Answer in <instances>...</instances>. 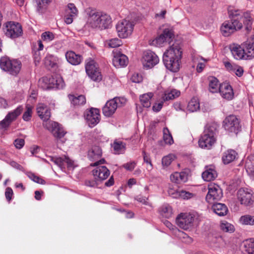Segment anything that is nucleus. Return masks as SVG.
Masks as SVG:
<instances>
[{
  "label": "nucleus",
  "mask_w": 254,
  "mask_h": 254,
  "mask_svg": "<svg viewBox=\"0 0 254 254\" xmlns=\"http://www.w3.org/2000/svg\"><path fill=\"white\" fill-rule=\"evenodd\" d=\"M228 11L230 20L224 22L220 27L221 33L224 36L228 37L241 29L243 27L242 21L247 31L251 30L253 18L249 12L232 6H230Z\"/></svg>",
  "instance_id": "f257e3e1"
},
{
  "label": "nucleus",
  "mask_w": 254,
  "mask_h": 254,
  "mask_svg": "<svg viewBox=\"0 0 254 254\" xmlns=\"http://www.w3.org/2000/svg\"><path fill=\"white\" fill-rule=\"evenodd\" d=\"M182 58L180 46L175 43L166 50L163 55V61L166 67L172 72H177L180 68Z\"/></svg>",
  "instance_id": "f03ea898"
},
{
  "label": "nucleus",
  "mask_w": 254,
  "mask_h": 254,
  "mask_svg": "<svg viewBox=\"0 0 254 254\" xmlns=\"http://www.w3.org/2000/svg\"><path fill=\"white\" fill-rule=\"evenodd\" d=\"M87 12L86 24L93 29L103 30L108 28L111 24L110 16L96 9H88Z\"/></svg>",
  "instance_id": "7ed1b4c3"
},
{
  "label": "nucleus",
  "mask_w": 254,
  "mask_h": 254,
  "mask_svg": "<svg viewBox=\"0 0 254 254\" xmlns=\"http://www.w3.org/2000/svg\"><path fill=\"white\" fill-rule=\"evenodd\" d=\"M218 125L214 123L206 126L203 135L198 141L199 146L204 149H209L214 144L216 140Z\"/></svg>",
  "instance_id": "20e7f679"
},
{
  "label": "nucleus",
  "mask_w": 254,
  "mask_h": 254,
  "mask_svg": "<svg viewBox=\"0 0 254 254\" xmlns=\"http://www.w3.org/2000/svg\"><path fill=\"white\" fill-rule=\"evenodd\" d=\"M1 69L12 75H16L21 68V63L17 60H10L7 57H2L0 60Z\"/></svg>",
  "instance_id": "39448f33"
},
{
  "label": "nucleus",
  "mask_w": 254,
  "mask_h": 254,
  "mask_svg": "<svg viewBox=\"0 0 254 254\" xmlns=\"http://www.w3.org/2000/svg\"><path fill=\"white\" fill-rule=\"evenodd\" d=\"M126 102V99L124 97H115L109 100L102 109L103 115L107 117L112 116L117 109L124 106Z\"/></svg>",
  "instance_id": "423d86ee"
},
{
  "label": "nucleus",
  "mask_w": 254,
  "mask_h": 254,
  "mask_svg": "<svg viewBox=\"0 0 254 254\" xmlns=\"http://www.w3.org/2000/svg\"><path fill=\"white\" fill-rule=\"evenodd\" d=\"M39 86L43 89H48L52 88L62 89L64 86V83L60 76L56 77H44L39 79Z\"/></svg>",
  "instance_id": "0eeeda50"
},
{
  "label": "nucleus",
  "mask_w": 254,
  "mask_h": 254,
  "mask_svg": "<svg viewBox=\"0 0 254 254\" xmlns=\"http://www.w3.org/2000/svg\"><path fill=\"white\" fill-rule=\"evenodd\" d=\"M134 24L133 22L127 20H121L117 24L116 30L118 36L121 38H126L133 31Z\"/></svg>",
  "instance_id": "6e6552de"
},
{
  "label": "nucleus",
  "mask_w": 254,
  "mask_h": 254,
  "mask_svg": "<svg viewBox=\"0 0 254 254\" xmlns=\"http://www.w3.org/2000/svg\"><path fill=\"white\" fill-rule=\"evenodd\" d=\"M105 160L101 159L94 163L91 164L92 166H97L93 171L92 174L94 178L97 181H103L106 179L110 175V171L108 168L104 166H99L100 164L104 163Z\"/></svg>",
  "instance_id": "1a4fd4ad"
},
{
  "label": "nucleus",
  "mask_w": 254,
  "mask_h": 254,
  "mask_svg": "<svg viewBox=\"0 0 254 254\" xmlns=\"http://www.w3.org/2000/svg\"><path fill=\"white\" fill-rule=\"evenodd\" d=\"M194 216L190 213H182L178 215L176 222L181 228L187 230L192 228Z\"/></svg>",
  "instance_id": "9d476101"
},
{
  "label": "nucleus",
  "mask_w": 254,
  "mask_h": 254,
  "mask_svg": "<svg viewBox=\"0 0 254 254\" xmlns=\"http://www.w3.org/2000/svg\"><path fill=\"white\" fill-rule=\"evenodd\" d=\"M85 70L89 77L93 81H100L102 79L98 64L92 59H88L86 61Z\"/></svg>",
  "instance_id": "9b49d317"
},
{
  "label": "nucleus",
  "mask_w": 254,
  "mask_h": 254,
  "mask_svg": "<svg viewBox=\"0 0 254 254\" xmlns=\"http://www.w3.org/2000/svg\"><path fill=\"white\" fill-rule=\"evenodd\" d=\"M173 36V32L171 28H165L163 30L162 34L152 41L151 44L156 47H163L167 43H171Z\"/></svg>",
  "instance_id": "f8f14e48"
},
{
  "label": "nucleus",
  "mask_w": 254,
  "mask_h": 254,
  "mask_svg": "<svg viewBox=\"0 0 254 254\" xmlns=\"http://www.w3.org/2000/svg\"><path fill=\"white\" fill-rule=\"evenodd\" d=\"M3 29L5 35L11 38H15L20 36L22 32L21 25L18 23L12 21L6 23Z\"/></svg>",
  "instance_id": "ddd939ff"
},
{
  "label": "nucleus",
  "mask_w": 254,
  "mask_h": 254,
  "mask_svg": "<svg viewBox=\"0 0 254 254\" xmlns=\"http://www.w3.org/2000/svg\"><path fill=\"white\" fill-rule=\"evenodd\" d=\"M222 196V190L218 185L215 184L208 185V191L205 197L207 202L213 203L215 201L220 200Z\"/></svg>",
  "instance_id": "4468645a"
},
{
  "label": "nucleus",
  "mask_w": 254,
  "mask_h": 254,
  "mask_svg": "<svg viewBox=\"0 0 254 254\" xmlns=\"http://www.w3.org/2000/svg\"><path fill=\"white\" fill-rule=\"evenodd\" d=\"M23 111L22 106L17 107L15 110L9 112L4 119L0 122V129H6L11 123L15 121Z\"/></svg>",
  "instance_id": "2eb2a0df"
},
{
  "label": "nucleus",
  "mask_w": 254,
  "mask_h": 254,
  "mask_svg": "<svg viewBox=\"0 0 254 254\" xmlns=\"http://www.w3.org/2000/svg\"><path fill=\"white\" fill-rule=\"evenodd\" d=\"M45 127L51 131L54 136L58 139L61 140L64 143V140L62 138L66 133L63 127L58 123L49 121L44 125Z\"/></svg>",
  "instance_id": "dca6fc26"
},
{
  "label": "nucleus",
  "mask_w": 254,
  "mask_h": 254,
  "mask_svg": "<svg viewBox=\"0 0 254 254\" xmlns=\"http://www.w3.org/2000/svg\"><path fill=\"white\" fill-rule=\"evenodd\" d=\"M225 129L230 132L237 133L240 128L239 119L234 115L227 117L223 122Z\"/></svg>",
  "instance_id": "f3484780"
},
{
  "label": "nucleus",
  "mask_w": 254,
  "mask_h": 254,
  "mask_svg": "<svg viewBox=\"0 0 254 254\" xmlns=\"http://www.w3.org/2000/svg\"><path fill=\"white\" fill-rule=\"evenodd\" d=\"M141 61L144 67L151 68L159 63V59L152 51H146L143 53Z\"/></svg>",
  "instance_id": "a211bd4d"
},
{
  "label": "nucleus",
  "mask_w": 254,
  "mask_h": 254,
  "mask_svg": "<svg viewBox=\"0 0 254 254\" xmlns=\"http://www.w3.org/2000/svg\"><path fill=\"white\" fill-rule=\"evenodd\" d=\"M50 159L62 170L64 169L65 167L68 170H73L75 166L74 162L65 156L59 157L50 156Z\"/></svg>",
  "instance_id": "6ab92c4d"
},
{
  "label": "nucleus",
  "mask_w": 254,
  "mask_h": 254,
  "mask_svg": "<svg viewBox=\"0 0 254 254\" xmlns=\"http://www.w3.org/2000/svg\"><path fill=\"white\" fill-rule=\"evenodd\" d=\"M84 117L88 126L93 127L100 121V111L98 109L92 108L85 112Z\"/></svg>",
  "instance_id": "aec40b11"
},
{
  "label": "nucleus",
  "mask_w": 254,
  "mask_h": 254,
  "mask_svg": "<svg viewBox=\"0 0 254 254\" xmlns=\"http://www.w3.org/2000/svg\"><path fill=\"white\" fill-rule=\"evenodd\" d=\"M252 190L248 189L241 188L237 192L238 199L242 204L246 206L251 205L252 203Z\"/></svg>",
  "instance_id": "412c9836"
},
{
  "label": "nucleus",
  "mask_w": 254,
  "mask_h": 254,
  "mask_svg": "<svg viewBox=\"0 0 254 254\" xmlns=\"http://www.w3.org/2000/svg\"><path fill=\"white\" fill-rule=\"evenodd\" d=\"M113 64L117 67L125 66L127 64L128 58L124 54L117 50L113 52Z\"/></svg>",
  "instance_id": "4be33fe9"
},
{
  "label": "nucleus",
  "mask_w": 254,
  "mask_h": 254,
  "mask_svg": "<svg viewBox=\"0 0 254 254\" xmlns=\"http://www.w3.org/2000/svg\"><path fill=\"white\" fill-rule=\"evenodd\" d=\"M220 94L222 98L226 100H231L233 99L234 93L232 86L226 82L220 84L219 86Z\"/></svg>",
  "instance_id": "5701e85b"
},
{
  "label": "nucleus",
  "mask_w": 254,
  "mask_h": 254,
  "mask_svg": "<svg viewBox=\"0 0 254 254\" xmlns=\"http://www.w3.org/2000/svg\"><path fill=\"white\" fill-rule=\"evenodd\" d=\"M78 13V10L73 3L68 4L65 8L64 22L67 24H71L73 19L77 17Z\"/></svg>",
  "instance_id": "b1692460"
},
{
  "label": "nucleus",
  "mask_w": 254,
  "mask_h": 254,
  "mask_svg": "<svg viewBox=\"0 0 254 254\" xmlns=\"http://www.w3.org/2000/svg\"><path fill=\"white\" fill-rule=\"evenodd\" d=\"M233 57L236 60H246L242 43L241 45L233 44L230 47Z\"/></svg>",
  "instance_id": "393cba45"
},
{
  "label": "nucleus",
  "mask_w": 254,
  "mask_h": 254,
  "mask_svg": "<svg viewBox=\"0 0 254 254\" xmlns=\"http://www.w3.org/2000/svg\"><path fill=\"white\" fill-rule=\"evenodd\" d=\"M246 60H251L254 58V39H250L242 43Z\"/></svg>",
  "instance_id": "a878e982"
},
{
  "label": "nucleus",
  "mask_w": 254,
  "mask_h": 254,
  "mask_svg": "<svg viewBox=\"0 0 254 254\" xmlns=\"http://www.w3.org/2000/svg\"><path fill=\"white\" fill-rule=\"evenodd\" d=\"M37 113L38 116L44 122L48 121L51 117L49 108L43 104H39L37 106Z\"/></svg>",
  "instance_id": "bb28decb"
},
{
  "label": "nucleus",
  "mask_w": 254,
  "mask_h": 254,
  "mask_svg": "<svg viewBox=\"0 0 254 254\" xmlns=\"http://www.w3.org/2000/svg\"><path fill=\"white\" fill-rule=\"evenodd\" d=\"M217 177V173L215 167L213 165L206 166L205 171L202 174L203 179L207 182L213 181Z\"/></svg>",
  "instance_id": "cd10ccee"
},
{
  "label": "nucleus",
  "mask_w": 254,
  "mask_h": 254,
  "mask_svg": "<svg viewBox=\"0 0 254 254\" xmlns=\"http://www.w3.org/2000/svg\"><path fill=\"white\" fill-rule=\"evenodd\" d=\"M65 58L69 63L74 65H78L82 61V57L80 55L76 54L71 51L66 53Z\"/></svg>",
  "instance_id": "c85d7f7f"
},
{
  "label": "nucleus",
  "mask_w": 254,
  "mask_h": 254,
  "mask_svg": "<svg viewBox=\"0 0 254 254\" xmlns=\"http://www.w3.org/2000/svg\"><path fill=\"white\" fill-rule=\"evenodd\" d=\"M212 210L216 214L219 216H225L228 212L227 206L223 203H220L213 204L212 206Z\"/></svg>",
  "instance_id": "c756f323"
},
{
  "label": "nucleus",
  "mask_w": 254,
  "mask_h": 254,
  "mask_svg": "<svg viewBox=\"0 0 254 254\" xmlns=\"http://www.w3.org/2000/svg\"><path fill=\"white\" fill-rule=\"evenodd\" d=\"M238 155L237 153L233 149H229L223 154L222 160L225 164H228L233 161Z\"/></svg>",
  "instance_id": "7c9ffc66"
},
{
  "label": "nucleus",
  "mask_w": 254,
  "mask_h": 254,
  "mask_svg": "<svg viewBox=\"0 0 254 254\" xmlns=\"http://www.w3.org/2000/svg\"><path fill=\"white\" fill-rule=\"evenodd\" d=\"M102 153L100 147L94 146L88 151V157L91 161H95L101 156Z\"/></svg>",
  "instance_id": "2f4dec72"
},
{
  "label": "nucleus",
  "mask_w": 254,
  "mask_h": 254,
  "mask_svg": "<svg viewBox=\"0 0 254 254\" xmlns=\"http://www.w3.org/2000/svg\"><path fill=\"white\" fill-rule=\"evenodd\" d=\"M245 168L249 175H254V155L249 156L245 161Z\"/></svg>",
  "instance_id": "473e14b6"
},
{
  "label": "nucleus",
  "mask_w": 254,
  "mask_h": 254,
  "mask_svg": "<svg viewBox=\"0 0 254 254\" xmlns=\"http://www.w3.org/2000/svg\"><path fill=\"white\" fill-rule=\"evenodd\" d=\"M68 98L71 103L74 106H82L85 104L86 98L84 95H81L75 96L73 95H69Z\"/></svg>",
  "instance_id": "72a5a7b5"
},
{
  "label": "nucleus",
  "mask_w": 254,
  "mask_h": 254,
  "mask_svg": "<svg viewBox=\"0 0 254 254\" xmlns=\"http://www.w3.org/2000/svg\"><path fill=\"white\" fill-rule=\"evenodd\" d=\"M180 95V92L176 89L166 91L163 95L162 99L163 101L173 100Z\"/></svg>",
  "instance_id": "f704fd0d"
},
{
  "label": "nucleus",
  "mask_w": 254,
  "mask_h": 254,
  "mask_svg": "<svg viewBox=\"0 0 254 254\" xmlns=\"http://www.w3.org/2000/svg\"><path fill=\"white\" fill-rule=\"evenodd\" d=\"M209 90L212 93H216L219 91L220 84L218 80L215 77L211 76L208 78Z\"/></svg>",
  "instance_id": "c9c22d12"
},
{
  "label": "nucleus",
  "mask_w": 254,
  "mask_h": 254,
  "mask_svg": "<svg viewBox=\"0 0 254 254\" xmlns=\"http://www.w3.org/2000/svg\"><path fill=\"white\" fill-rule=\"evenodd\" d=\"M35 1L37 11L39 12L42 13L46 10L52 0H35Z\"/></svg>",
  "instance_id": "e433bc0d"
},
{
  "label": "nucleus",
  "mask_w": 254,
  "mask_h": 254,
  "mask_svg": "<svg viewBox=\"0 0 254 254\" xmlns=\"http://www.w3.org/2000/svg\"><path fill=\"white\" fill-rule=\"evenodd\" d=\"M200 104L197 98H192L188 103L187 110L190 112H196L199 109Z\"/></svg>",
  "instance_id": "4c0bfd02"
},
{
  "label": "nucleus",
  "mask_w": 254,
  "mask_h": 254,
  "mask_svg": "<svg viewBox=\"0 0 254 254\" xmlns=\"http://www.w3.org/2000/svg\"><path fill=\"white\" fill-rule=\"evenodd\" d=\"M244 251L247 254H254V239L244 242Z\"/></svg>",
  "instance_id": "58836bf2"
},
{
  "label": "nucleus",
  "mask_w": 254,
  "mask_h": 254,
  "mask_svg": "<svg viewBox=\"0 0 254 254\" xmlns=\"http://www.w3.org/2000/svg\"><path fill=\"white\" fill-rule=\"evenodd\" d=\"M151 92L144 94L140 96V101L142 105L145 108H149L151 106L150 100L153 97Z\"/></svg>",
  "instance_id": "ea45409f"
},
{
  "label": "nucleus",
  "mask_w": 254,
  "mask_h": 254,
  "mask_svg": "<svg viewBox=\"0 0 254 254\" xmlns=\"http://www.w3.org/2000/svg\"><path fill=\"white\" fill-rule=\"evenodd\" d=\"M59 61V59L57 57L48 55L45 59V64L47 66L53 67L57 64Z\"/></svg>",
  "instance_id": "a19ab883"
},
{
  "label": "nucleus",
  "mask_w": 254,
  "mask_h": 254,
  "mask_svg": "<svg viewBox=\"0 0 254 254\" xmlns=\"http://www.w3.org/2000/svg\"><path fill=\"white\" fill-rule=\"evenodd\" d=\"M161 214L165 217L169 218L173 213L172 208L168 204H164L160 208Z\"/></svg>",
  "instance_id": "79ce46f5"
},
{
  "label": "nucleus",
  "mask_w": 254,
  "mask_h": 254,
  "mask_svg": "<svg viewBox=\"0 0 254 254\" xmlns=\"http://www.w3.org/2000/svg\"><path fill=\"white\" fill-rule=\"evenodd\" d=\"M115 154L123 153L125 150V144L121 141H115L112 145Z\"/></svg>",
  "instance_id": "37998d69"
},
{
  "label": "nucleus",
  "mask_w": 254,
  "mask_h": 254,
  "mask_svg": "<svg viewBox=\"0 0 254 254\" xmlns=\"http://www.w3.org/2000/svg\"><path fill=\"white\" fill-rule=\"evenodd\" d=\"M105 44L109 48H115L121 46L123 43L120 39L116 38L106 40Z\"/></svg>",
  "instance_id": "c03bdc74"
},
{
  "label": "nucleus",
  "mask_w": 254,
  "mask_h": 254,
  "mask_svg": "<svg viewBox=\"0 0 254 254\" xmlns=\"http://www.w3.org/2000/svg\"><path fill=\"white\" fill-rule=\"evenodd\" d=\"M163 132V139L165 143L169 145L172 144L174 143V140L168 128H164Z\"/></svg>",
  "instance_id": "a18cd8bd"
},
{
  "label": "nucleus",
  "mask_w": 254,
  "mask_h": 254,
  "mask_svg": "<svg viewBox=\"0 0 254 254\" xmlns=\"http://www.w3.org/2000/svg\"><path fill=\"white\" fill-rule=\"evenodd\" d=\"M241 223L244 225H254V216L245 215L240 218Z\"/></svg>",
  "instance_id": "49530a36"
},
{
  "label": "nucleus",
  "mask_w": 254,
  "mask_h": 254,
  "mask_svg": "<svg viewBox=\"0 0 254 254\" xmlns=\"http://www.w3.org/2000/svg\"><path fill=\"white\" fill-rule=\"evenodd\" d=\"M220 228L223 231L225 232L232 233L235 230L234 226L225 221L221 222Z\"/></svg>",
  "instance_id": "de8ad7c7"
},
{
  "label": "nucleus",
  "mask_w": 254,
  "mask_h": 254,
  "mask_svg": "<svg viewBox=\"0 0 254 254\" xmlns=\"http://www.w3.org/2000/svg\"><path fill=\"white\" fill-rule=\"evenodd\" d=\"M41 39L44 42L48 43L55 39V35L51 32L46 31L42 34Z\"/></svg>",
  "instance_id": "09e8293b"
},
{
  "label": "nucleus",
  "mask_w": 254,
  "mask_h": 254,
  "mask_svg": "<svg viewBox=\"0 0 254 254\" xmlns=\"http://www.w3.org/2000/svg\"><path fill=\"white\" fill-rule=\"evenodd\" d=\"M33 107L29 105L26 106V111L23 113L22 119L25 121H29L31 120L32 114Z\"/></svg>",
  "instance_id": "8fccbe9b"
},
{
  "label": "nucleus",
  "mask_w": 254,
  "mask_h": 254,
  "mask_svg": "<svg viewBox=\"0 0 254 254\" xmlns=\"http://www.w3.org/2000/svg\"><path fill=\"white\" fill-rule=\"evenodd\" d=\"M180 190H179L175 188L173 186H170L168 192L169 195L173 198L179 199V192Z\"/></svg>",
  "instance_id": "3c124183"
},
{
  "label": "nucleus",
  "mask_w": 254,
  "mask_h": 254,
  "mask_svg": "<svg viewBox=\"0 0 254 254\" xmlns=\"http://www.w3.org/2000/svg\"><path fill=\"white\" fill-rule=\"evenodd\" d=\"M175 230L177 231V233L176 234L180 238H183L185 243H190L192 242V238L189 237L187 234L179 230L177 228H175Z\"/></svg>",
  "instance_id": "603ef678"
},
{
  "label": "nucleus",
  "mask_w": 254,
  "mask_h": 254,
  "mask_svg": "<svg viewBox=\"0 0 254 254\" xmlns=\"http://www.w3.org/2000/svg\"><path fill=\"white\" fill-rule=\"evenodd\" d=\"M174 158L175 156L172 154H170L164 157L162 160V163L163 166L168 167L171 164L172 161L174 160Z\"/></svg>",
  "instance_id": "864d4df0"
},
{
  "label": "nucleus",
  "mask_w": 254,
  "mask_h": 254,
  "mask_svg": "<svg viewBox=\"0 0 254 254\" xmlns=\"http://www.w3.org/2000/svg\"><path fill=\"white\" fill-rule=\"evenodd\" d=\"M193 194L189 191L184 190H180L179 192V199H188L192 197Z\"/></svg>",
  "instance_id": "5fc2aeb1"
},
{
  "label": "nucleus",
  "mask_w": 254,
  "mask_h": 254,
  "mask_svg": "<svg viewBox=\"0 0 254 254\" xmlns=\"http://www.w3.org/2000/svg\"><path fill=\"white\" fill-rule=\"evenodd\" d=\"M131 80L134 83H139L142 81V77L140 74L135 73L131 76Z\"/></svg>",
  "instance_id": "6e6d98bb"
},
{
  "label": "nucleus",
  "mask_w": 254,
  "mask_h": 254,
  "mask_svg": "<svg viewBox=\"0 0 254 254\" xmlns=\"http://www.w3.org/2000/svg\"><path fill=\"white\" fill-rule=\"evenodd\" d=\"M233 70L235 73L236 75L239 77H241L244 73V69L243 67L237 65H234V69Z\"/></svg>",
  "instance_id": "4d7b16f0"
},
{
  "label": "nucleus",
  "mask_w": 254,
  "mask_h": 254,
  "mask_svg": "<svg viewBox=\"0 0 254 254\" xmlns=\"http://www.w3.org/2000/svg\"><path fill=\"white\" fill-rule=\"evenodd\" d=\"M136 166V163L134 161L127 163L123 165V167L128 171H132Z\"/></svg>",
  "instance_id": "13d9d810"
},
{
  "label": "nucleus",
  "mask_w": 254,
  "mask_h": 254,
  "mask_svg": "<svg viewBox=\"0 0 254 254\" xmlns=\"http://www.w3.org/2000/svg\"><path fill=\"white\" fill-rule=\"evenodd\" d=\"M180 182L185 183L188 181V174L186 172H181L179 173Z\"/></svg>",
  "instance_id": "bf43d9fd"
},
{
  "label": "nucleus",
  "mask_w": 254,
  "mask_h": 254,
  "mask_svg": "<svg viewBox=\"0 0 254 254\" xmlns=\"http://www.w3.org/2000/svg\"><path fill=\"white\" fill-rule=\"evenodd\" d=\"M24 140L23 139H16L14 142L15 147L17 149H21L24 145Z\"/></svg>",
  "instance_id": "052dcab7"
},
{
  "label": "nucleus",
  "mask_w": 254,
  "mask_h": 254,
  "mask_svg": "<svg viewBox=\"0 0 254 254\" xmlns=\"http://www.w3.org/2000/svg\"><path fill=\"white\" fill-rule=\"evenodd\" d=\"M179 172H175L170 176L171 181L175 183H180Z\"/></svg>",
  "instance_id": "680f3d73"
},
{
  "label": "nucleus",
  "mask_w": 254,
  "mask_h": 254,
  "mask_svg": "<svg viewBox=\"0 0 254 254\" xmlns=\"http://www.w3.org/2000/svg\"><path fill=\"white\" fill-rule=\"evenodd\" d=\"M164 101H163V100L162 99V100L160 103L154 104V105L152 107V109L153 111L155 112H158L160 111L163 107Z\"/></svg>",
  "instance_id": "e2e57ef3"
},
{
  "label": "nucleus",
  "mask_w": 254,
  "mask_h": 254,
  "mask_svg": "<svg viewBox=\"0 0 254 254\" xmlns=\"http://www.w3.org/2000/svg\"><path fill=\"white\" fill-rule=\"evenodd\" d=\"M5 195L6 199L10 201L13 195V191L10 188H7L5 192Z\"/></svg>",
  "instance_id": "0e129e2a"
},
{
  "label": "nucleus",
  "mask_w": 254,
  "mask_h": 254,
  "mask_svg": "<svg viewBox=\"0 0 254 254\" xmlns=\"http://www.w3.org/2000/svg\"><path fill=\"white\" fill-rule=\"evenodd\" d=\"M10 165L13 168H15L22 171H24V169L23 167L15 161H11L10 162Z\"/></svg>",
  "instance_id": "69168bd1"
},
{
  "label": "nucleus",
  "mask_w": 254,
  "mask_h": 254,
  "mask_svg": "<svg viewBox=\"0 0 254 254\" xmlns=\"http://www.w3.org/2000/svg\"><path fill=\"white\" fill-rule=\"evenodd\" d=\"M142 154L143 157V161L144 162H145L147 164L151 163L150 158L148 154H147L144 151H143Z\"/></svg>",
  "instance_id": "338daca9"
},
{
  "label": "nucleus",
  "mask_w": 254,
  "mask_h": 254,
  "mask_svg": "<svg viewBox=\"0 0 254 254\" xmlns=\"http://www.w3.org/2000/svg\"><path fill=\"white\" fill-rule=\"evenodd\" d=\"M135 199L139 202L142 203L144 204H147V198L145 197H142L141 196H137Z\"/></svg>",
  "instance_id": "774afa93"
}]
</instances>
